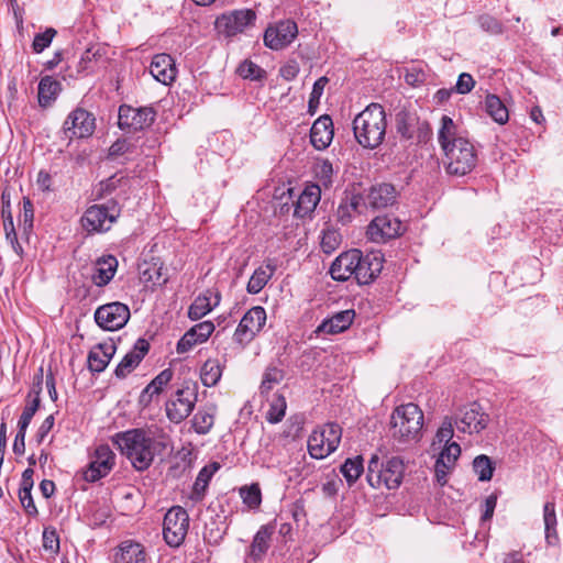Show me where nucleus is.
I'll return each instance as SVG.
<instances>
[{
	"label": "nucleus",
	"mask_w": 563,
	"mask_h": 563,
	"mask_svg": "<svg viewBox=\"0 0 563 563\" xmlns=\"http://www.w3.org/2000/svg\"><path fill=\"white\" fill-rule=\"evenodd\" d=\"M60 91V84L51 76H45L38 84V103L41 107H47L54 101Z\"/></svg>",
	"instance_id": "obj_36"
},
{
	"label": "nucleus",
	"mask_w": 563,
	"mask_h": 563,
	"mask_svg": "<svg viewBox=\"0 0 563 563\" xmlns=\"http://www.w3.org/2000/svg\"><path fill=\"white\" fill-rule=\"evenodd\" d=\"M456 427L464 433H479L489 423V415L486 413L479 404L472 402L461 410V416L455 421Z\"/></svg>",
	"instance_id": "obj_16"
},
{
	"label": "nucleus",
	"mask_w": 563,
	"mask_h": 563,
	"mask_svg": "<svg viewBox=\"0 0 563 563\" xmlns=\"http://www.w3.org/2000/svg\"><path fill=\"white\" fill-rule=\"evenodd\" d=\"M114 563H145L143 547L132 541L121 543L114 554Z\"/></svg>",
	"instance_id": "obj_33"
},
{
	"label": "nucleus",
	"mask_w": 563,
	"mask_h": 563,
	"mask_svg": "<svg viewBox=\"0 0 563 563\" xmlns=\"http://www.w3.org/2000/svg\"><path fill=\"white\" fill-rule=\"evenodd\" d=\"M366 210V203L363 195L350 194L341 201L336 210L338 221L342 224L351 222L354 213H363Z\"/></svg>",
	"instance_id": "obj_29"
},
{
	"label": "nucleus",
	"mask_w": 563,
	"mask_h": 563,
	"mask_svg": "<svg viewBox=\"0 0 563 563\" xmlns=\"http://www.w3.org/2000/svg\"><path fill=\"white\" fill-rule=\"evenodd\" d=\"M173 372L167 368L162 371L142 391L141 401L150 402L153 396L158 395L163 388L172 380Z\"/></svg>",
	"instance_id": "obj_38"
},
{
	"label": "nucleus",
	"mask_w": 563,
	"mask_h": 563,
	"mask_svg": "<svg viewBox=\"0 0 563 563\" xmlns=\"http://www.w3.org/2000/svg\"><path fill=\"white\" fill-rule=\"evenodd\" d=\"M115 464V454L108 444H100L96 448L88 467L84 471L82 476L89 483L107 476Z\"/></svg>",
	"instance_id": "obj_13"
},
{
	"label": "nucleus",
	"mask_w": 563,
	"mask_h": 563,
	"mask_svg": "<svg viewBox=\"0 0 563 563\" xmlns=\"http://www.w3.org/2000/svg\"><path fill=\"white\" fill-rule=\"evenodd\" d=\"M355 318V312L352 309L335 312L329 319L322 321L317 328V332L327 334L341 333L350 328Z\"/></svg>",
	"instance_id": "obj_30"
},
{
	"label": "nucleus",
	"mask_w": 563,
	"mask_h": 563,
	"mask_svg": "<svg viewBox=\"0 0 563 563\" xmlns=\"http://www.w3.org/2000/svg\"><path fill=\"white\" fill-rule=\"evenodd\" d=\"M189 529V515L185 508L173 506L167 510L163 521V536L166 543L178 548L185 541Z\"/></svg>",
	"instance_id": "obj_9"
},
{
	"label": "nucleus",
	"mask_w": 563,
	"mask_h": 563,
	"mask_svg": "<svg viewBox=\"0 0 563 563\" xmlns=\"http://www.w3.org/2000/svg\"><path fill=\"white\" fill-rule=\"evenodd\" d=\"M213 422V415L206 410H198L191 419L192 428L198 434H207L211 430Z\"/></svg>",
	"instance_id": "obj_47"
},
{
	"label": "nucleus",
	"mask_w": 563,
	"mask_h": 563,
	"mask_svg": "<svg viewBox=\"0 0 563 563\" xmlns=\"http://www.w3.org/2000/svg\"><path fill=\"white\" fill-rule=\"evenodd\" d=\"M131 145L126 140L115 141L109 148V155L117 157L130 152Z\"/></svg>",
	"instance_id": "obj_59"
},
{
	"label": "nucleus",
	"mask_w": 563,
	"mask_h": 563,
	"mask_svg": "<svg viewBox=\"0 0 563 563\" xmlns=\"http://www.w3.org/2000/svg\"><path fill=\"white\" fill-rule=\"evenodd\" d=\"M341 244V234L334 229H324L321 236V249L324 253H333Z\"/></svg>",
	"instance_id": "obj_50"
},
{
	"label": "nucleus",
	"mask_w": 563,
	"mask_h": 563,
	"mask_svg": "<svg viewBox=\"0 0 563 563\" xmlns=\"http://www.w3.org/2000/svg\"><path fill=\"white\" fill-rule=\"evenodd\" d=\"M397 132L401 135V137L406 140H410L413 137V122H407L404 119H400L397 122Z\"/></svg>",
	"instance_id": "obj_62"
},
{
	"label": "nucleus",
	"mask_w": 563,
	"mask_h": 563,
	"mask_svg": "<svg viewBox=\"0 0 563 563\" xmlns=\"http://www.w3.org/2000/svg\"><path fill=\"white\" fill-rule=\"evenodd\" d=\"M486 113L497 123L505 124L509 119L508 109L496 95H487L485 98Z\"/></svg>",
	"instance_id": "obj_39"
},
{
	"label": "nucleus",
	"mask_w": 563,
	"mask_h": 563,
	"mask_svg": "<svg viewBox=\"0 0 563 563\" xmlns=\"http://www.w3.org/2000/svg\"><path fill=\"white\" fill-rule=\"evenodd\" d=\"M360 263V251L351 250L340 254L330 267V275L333 279L344 282L351 276L355 277V268Z\"/></svg>",
	"instance_id": "obj_21"
},
{
	"label": "nucleus",
	"mask_w": 563,
	"mask_h": 563,
	"mask_svg": "<svg viewBox=\"0 0 563 563\" xmlns=\"http://www.w3.org/2000/svg\"><path fill=\"white\" fill-rule=\"evenodd\" d=\"M255 20L256 14L253 10L241 9L222 14L216 23L227 35L232 36L253 25Z\"/></svg>",
	"instance_id": "obj_18"
},
{
	"label": "nucleus",
	"mask_w": 563,
	"mask_h": 563,
	"mask_svg": "<svg viewBox=\"0 0 563 563\" xmlns=\"http://www.w3.org/2000/svg\"><path fill=\"white\" fill-rule=\"evenodd\" d=\"M298 27L291 20L279 21L269 25L264 33V44L271 49H283L297 36Z\"/></svg>",
	"instance_id": "obj_14"
},
{
	"label": "nucleus",
	"mask_w": 563,
	"mask_h": 563,
	"mask_svg": "<svg viewBox=\"0 0 563 563\" xmlns=\"http://www.w3.org/2000/svg\"><path fill=\"white\" fill-rule=\"evenodd\" d=\"M497 504V497L495 495H490L485 499V509L482 515V520H488L493 517L495 508Z\"/></svg>",
	"instance_id": "obj_64"
},
{
	"label": "nucleus",
	"mask_w": 563,
	"mask_h": 563,
	"mask_svg": "<svg viewBox=\"0 0 563 563\" xmlns=\"http://www.w3.org/2000/svg\"><path fill=\"white\" fill-rule=\"evenodd\" d=\"M423 427V412L412 402L398 406L390 417L389 433L399 445H409L420 440Z\"/></svg>",
	"instance_id": "obj_4"
},
{
	"label": "nucleus",
	"mask_w": 563,
	"mask_h": 563,
	"mask_svg": "<svg viewBox=\"0 0 563 563\" xmlns=\"http://www.w3.org/2000/svg\"><path fill=\"white\" fill-rule=\"evenodd\" d=\"M405 473V465L400 457L394 456L385 464H379V457L373 455L368 462L367 482L374 488L385 486L396 489L400 486Z\"/></svg>",
	"instance_id": "obj_5"
},
{
	"label": "nucleus",
	"mask_w": 563,
	"mask_h": 563,
	"mask_svg": "<svg viewBox=\"0 0 563 563\" xmlns=\"http://www.w3.org/2000/svg\"><path fill=\"white\" fill-rule=\"evenodd\" d=\"M156 112L151 107L134 108L122 104L119 108L118 124L122 130L141 131L153 124Z\"/></svg>",
	"instance_id": "obj_12"
},
{
	"label": "nucleus",
	"mask_w": 563,
	"mask_h": 563,
	"mask_svg": "<svg viewBox=\"0 0 563 563\" xmlns=\"http://www.w3.org/2000/svg\"><path fill=\"white\" fill-rule=\"evenodd\" d=\"M54 416L53 415H49L48 417H46V419L42 422V424L40 426L38 430H37V433H36V437H37V441L38 443L43 442L44 439L46 438V435L48 434V432L52 430L53 426H54Z\"/></svg>",
	"instance_id": "obj_61"
},
{
	"label": "nucleus",
	"mask_w": 563,
	"mask_h": 563,
	"mask_svg": "<svg viewBox=\"0 0 563 563\" xmlns=\"http://www.w3.org/2000/svg\"><path fill=\"white\" fill-rule=\"evenodd\" d=\"M119 205L111 200L103 205L90 206L81 217V227L88 233H100L110 230L120 217Z\"/></svg>",
	"instance_id": "obj_6"
},
{
	"label": "nucleus",
	"mask_w": 563,
	"mask_h": 563,
	"mask_svg": "<svg viewBox=\"0 0 563 563\" xmlns=\"http://www.w3.org/2000/svg\"><path fill=\"white\" fill-rule=\"evenodd\" d=\"M34 210L33 205L29 198L23 199V222L24 229L32 228L33 225Z\"/></svg>",
	"instance_id": "obj_60"
},
{
	"label": "nucleus",
	"mask_w": 563,
	"mask_h": 563,
	"mask_svg": "<svg viewBox=\"0 0 563 563\" xmlns=\"http://www.w3.org/2000/svg\"><path fill=\"white\" fill-rule=\"evenodd\" d=\"M287 404L286 399L282 395H277L271 402L267 411V420L271 423H277L285 417Z\"/></svg>",
	"instance_id": "obj_49"
},
{
	"label": "nucleus",
	"mask_w": 563,
	"mask_h": 563,
	"mask_svg": "<svg viewBox=\"0 0 563 563\" xmlns=\"http://www.w3.org/2000/svg\"><path fill=\"white\" fill-rule=\"evenodd\" d=\"M383 255L380 252H371L362 255L360 252V263L355 268V279L361 285L372 283L383 269Z\"/></svg>",
	"instance_id": "obj_20"
},
{
	"label": "nucleus",
	"mask_w": 563,
	"mask_h": 563,
	"mask_svg": "<svg viewBox=\"0 0 563 563\" xmlns=\"http://www.w3.org/2000/svg\"><path fill=\"white\" fill-rule=\"evenodd\" d=\"M461 446L456 442L443 445L434 465V475L439 485L444 486L448 483V475L454 468Z\"/></svg>",
	"instance_id": "obj_19"
},
{
	"label": "nucleus",
	"mask_w": 563,
	"mask_h": 563,
	"mask_svg": "<svg viewBox=\"0 0 563 563\" xmlns=\"http://www.w3.org/2000/svg\"><path fill=\"white\" fill-rule=\"evenodd\" d=\"M473 470L481 482L490 481L495 471V465L487 455H478L473 461Z\"/></svg>",
	"instance_id": "obj_44"
},
{
	"label": "nucleus",
	"mask_w": 563,
	"mask_h": 563,
	"mask_svg": "<svg viewBox=\"0 0 563 563\" xmlns=\"http://www.w3.org/2000/svg\"><path fill=\"white\" fill-rule=\"evenodd\" d=\"M117 267L118 261L114 256L109 255L99 260L92 275L95 285L99 287L107 285L113 278Z\"/></svg>",
	"instance_id": "obj_34"
},
{
	"label": "nucleus",
	"mask_w": 563,
	"mask_h": 563,
	"mask_svg": "<svg viewBox=\"0 0 563 563\" xmlns=\"http://www.w3.org/2000/svg\"><path fill=\"white\" fill-rule=\"evenodd\" d=\"M40 393H41L40 387L37 389H32L29 393V396H27L29 401H27L26 406L24 407L22 415L18 422V427L20 429H27V427L30 426L32 418L35 415V412L37 411L40 404H41Z\"/></svg>",
	"instance_id": "obj_41"
},
{
	"label": "nucleus",
	"mask_w": 563,
	"mask_h": 563,
	"mask_svg": "<svg viewBox=\"0 0 563 563\" xmlns=\"http://www.w3.org/2000/svg\"><path fill=\"white\" fill-rule=\"evenodd\" d=\"M363 471V459L361 456L347 459L341 466V473L350 486L360 478Z\"/></svg>",
	"instance_id": "obj_43"
},
{
	"label": "nucleus",
	"mask_w": 563,
	"mask_h": 563,
	"mask_svg": "<svg viewBox=\"0 0 563 563\" xmlns=\"http://www.w3.org/2000/svg\"><path fill=\"white\" fill-rule=\"evenodd\" d=\"M150 73L155 80L163 85H170L177 74L175 60L168 54H156L150 65Z\"/></svg>",
	"instance_id": "obj_23"
},
{
	"label": "nucleus",
	"mask_w": 563,
	"mask_h": 563,
	"mask_svg": "<svg viewBox=\"0 0 563 563\" xmlns=\"http://www.w3.org/2000/svg\"><path fill=\"white\" fill-rule=\"evenodd\" d=\"M33 487H20L19 488V498L21 501L22 507L30 516H36L37 515V508L34 504V500L31 495V490Z\"/></svg>",
	"instance_id": "obj_55"
},
{
	"label": "nucleus",
	"mask_w": 563,
	"mask_h": 563,
	"mask_svg": "<svg viewBox=\"0 0 563 563\" xmlns=\"http://www.w3.org/2000/svg\"><path fill=\"white\" fill-rule=\"evenodd\" d=\"M273 529L268 526H262L254 536L251 544L250 555L257 560L261 559L269 548Z\"/></svg>",
	"instance_id": "obj_37"
},
{
	"label": "nucleus",
	"mask_w": 563,
	"mask_h": 563,
	"mask_svg": "<svg viewBox=\"0 0 563 563\" xmlns=\"http://www.w3.org/2000/svg\"><path fill=\"white\" fill-rule=\"evenodd\" d=\"M401 230V222L397 218L386 214L373 219L367 227L366 234L375 243H385L398 236Z\"/></svg>",
	"instance_id": "obj_17"
},
{
	"label": "nucleus",
	"mask_w": 563,
	"mask_h": 563,
	"mask_svg": "<svg viewBox=\"0 0 563 563\" xmlns=\"http://www.w3.org/2000/svg\"><path fill=\"white\" fill-rule=\"evenodd\" d=\"M543 521L545 530V542L550 547L559 544V536L556 532V514L554 503L548 501L543 507Z\"/></svg>",
	"instance_id": "obj_35"
},
{
	"label": "nucleus",
	"mask_w": 563,
	"mask_h": 563,
	"mask_svg": "<svg viewBox=\"0 0 563 563\" xmlns=\"http://www.w3.org/2000/svg\"><path fill=\"white\" fill-rule=\"evenodd\" d=\"M213 331L214 325L210 321H203L194 325L178 341L176 346L177 353H186L195 345L206 342Z\"/></svg>",
	"instance_id": "obj_22"
},
{
	"label": "nucleus",
	"mask_w": 563,
	"mask_h": 563,
	"mask_svg": "<svg viewBox=\"0 0 563 563\" xmlns=\"http://www.w3.org/2000/svg\"><path fill=\"white\" fill-rule=\"evenodd\" d=\"M342 437V430L336 423H328L314 430L308 439V451L311 457L321 460L336 450Z\"/></svg>",
	"instance_id": "obj_7"
},
{
	"label": "nucleus",
	"mask_w": 563,
	"mask_h": 563,
	"mask_svg": "<svg viewBox=\"0 0 563 563\" xmlns=\"http://www.w3.org/2000/svg\"><path fill=\"white\" fill-rule=\"evenodd\" d=\"M150 344L144 339H139L133 349L128 352L115 367L114 374L118 378H124L130 374L144 358L148 352Z\"/></svg>",
	"instance_id": "obj_24"
},
{
	"label": "nucleus",
	"mask_w": 563,
	"mask_h": 563,
	"mask_svg": "<svg viewBox=\"0 0 563 563\" xmlns=\"http://www.w3.org/2000/svg\"><path fill=\"white\" fill-rule=\"evenodd\" d=\"M454 434L453 429V421L450 417H445L440 426V428L437 431L435 434V441L433 442V445L435 444H450L451 440Z\"/></svg>",
	"instance_id": "obj_52"
},
{
	"label": "nucleus",
	"mask_w": 563,
	"mask_h": 563,
	"mask_svg": "<svg viewBox=\"0 0 563 563\" xmlns=\"http://www.w3.org/2000/svg\"><path fill=\"white\" fill-rule=\"evenodd\" d=\"M276 271V264L273 260L265 261L264 265L260 266L252 274L246 290L249 294H258L269 282Z\"/></svg>",
	"instance_id": "obj_31"
},
{
	"label": "nucleus",
	"mask_w": 563,
	"mask_h": 563,
	"mask_svg": "<svg viewBox=\"0 0 563 563\" xmlns=\"http://www.w3.org/2000/svg\"><path fill=\"white\" fill-rule=\"evenodd\" d=\"M43 547L53 553L59 550V538L55 529H44L43 531Z\"/></svg>",
	"instance_id": "obj_56"
},
{
	"label": "nucleus",
	"mask_w": 563,
	"mask_h": 563,
	"mask_svg": "<svg viewBox=\"0 0 563 563\" xmlns=\"http://www.w3.org/2000/svg\"><path fill=\"white\" fill-rule=\"evenodd\" d=\"M240 495L243 503L251 509L257 508L262 503V493L258 484L242 487L240 489Z\"/></svg>",
	"instance_id": "obj_48"
},
{
	"label": "nucleus",
	"mask_w": 563,
	"mask_h": 563,
	"mask_svg": "<svg viewBox=\"0 0 563 563\" xmlns=\"http://www.w3.org/2000/svg\"><path fill=\"white\" fill-rule=\"evenodd\" d=\"M25 434H26V429L19 428L18 433L14 439V442H13V452L18 455H22L24 453Z\"/></svg>",
	"instance_id": "obj_63"
},
{
	"label": "nucleus",
	"mask_w": 563,
	"mask_h": 563,
	"mask_svg": "<svg viewBox=\"0 0 563 563\" xmlns=\"http://www.w3.org/2000/svg\"><path fill=\"white\" fill-rule=\"evenodd\" d=\"M479 26L492 34H499L503 31L501 23L488 14L481 15L478 18Z\"/></svg>",
	"instance_id": "obj_57"
},
{
	"label": "nucleus",
	"mask_w": 563,
	"mask_h": 563,
	"mask_svg": "<svg viewBox=\"0 0 563 563\" xmlns=\"http://www.w3.org/2000/svg\"><path fill=\"white\" fill-rule=\"evenodd\" d=\"M368 207L373 209L386 208L396 200V189L390 184H377L371 187L366 196H363Z\"/></svg>",
	"instance_id": "obj_26"
},
{
	"label": "nucleus",
	"mask_w": 563,
	"mask_h": 563,
	"mask_svg": "<svg viewBox=\"0 0 563 563\" xmlns=\"http://www.w3.org/2000/svg\"><path fill=\"white\" fill-rule=\"evenodd\" d=\"M222 376V367L218 360H207L200 369V379L203 386H216Z\"/></svg>",
	"instance_id": "obj_40"
},
{
	"label": "nucleus",
	"mask_w": 563,
	"mask_h": 563,
	"mask_svg": "<svg viewBox=\"0 0 563 563\" xmlns=\"http://www.w3.org/2000/svg\"><path fill=\"white\" fill-rule=\"evenodd\" d=\"M219 467L220 466L218 463H211L200 470L192 487L195 495L200 498L205 494L211 477L219 470Z\"/></svg>",
	"instance_id": "obj_42"
},
{
	"label": "nucleus",
	"mask_w": 563,
	"mask_h": 563,
	"mask_svg": "<svg viewBox=\"0 0 563 563\" xmlns=\"http://www.w3.org/2000/svg\"><path fill=\"white\" fill-rule=\"evenodd\" d=\"M285 377V373L283 368H279L275 365H269L263 375V379L261 383V393H268L274 388L275 385H278L282 383V380Z\"/></svg>",
	"instance_id": "obj_45"
},
{
	"label": "nucleus",
	"mask_w": 563,
	"mask_h": 563,
	"mask_svg": "<svg viewBox=\"0 0 563 563\" xmlns=\"http://www.w3.org/2000/svg\"><path fill=\"white\" fill-rule=\"evenodd\" d=\"M314 175L325 187L331 185L333 176L332 163L328 159L318 161L314 165Z\"/></svg>",
	"instance_id": "obj_53"
},
{
	"label": "nucleus",
	"mask_w": 563,
	"mask_h": 563,
	"mask_svg": "<svg viewBox=\"0 0 563 563\" xmlns=\"http://www.w3.org/2000/svg\"><path fill=\"white\" fill-rule=\"evenodd\" d=\"M475 86L473 76L468 73H462L455 84L454 90L457 93L465 95L472 91Z\"/></svg>",
	"instance_id": "obj_58"
},
{
	"label": "nucleus",
	"mask_w": 563,
	"mask_h": 563,
	"mask_svg": "<svg viewBox=\"0 0 563 563\" xmlns=\"http://www.w3.org/2000/svg\"><path fill=\"white\" fill-rule=\"evenodd\" d=\"M129 319V307L119 301L102 305L95 312L96 323L107 331H115L123 328Z\"/></svg>",
	"instance_id": "obj_11"
},
{
	"label": "nucleus",
	"mask_w": 563,
	"mask_h": 563,
	"mask_svg": "<svg viewBox=\"0 0 563 563\" xmlns=\"http://www.w3.org/2000/svg\"><path fill=\"white\" fill-rule=\"evenodd\" d=\"M63 131L69 140L88 137L95 131V118L88 111L77 108L68 114Z\"/></svg>",
	"instance_id": "obj_15"
},
{
	"label": "nucleus",
	"mask_w": 563,
	"mask_h": 563,
	"mask_svg": "<svg viewBox=\"0 0 563 563\" xmlns=\"http://www.w3.org/2000/svg\"><path fill=\"white\" fill-rule=\"evenodd\" d=\"M333 140V123L329 115L318 118L310 130V142L312 146L322 151L325 150Z\"/></svg>",
	"instance_id": "obj_25"
},
{
	"label": "nucleus",
	"mask_w": 563,
	"mask_h": 563,
	"mask_svg": "<svg viewBox=\"0 0 563 563\" xmlns=\"http://www.w3.org/2000/svg\"><path fill=\"white\" fill-rule=\"evenodd\" d=\"M238 74L244 79L258 80L265 76V70L251 60H244L239 65Z\"/></svg>",
	"instance_id": "obj_51"
},
{
	"label": "nucleus",
	"mask_w": 563,
	"mask_h": 563,
	"mask_svg": "<svg viewBox=\"0 0 563 563\" xmlns=\"http://www.w3.org/2000/svg\"><path fill=\"white\" fill-rule=\"evenodd\" d=\"M114 442L137 471L147 470L154 457L163 454L170 446L169 435L159 429L128 430L118 433Z\"/></svg>",
	"instance_id": "obj_1"
},
{
	"label": "nucleus",
	"mask_w": 563,
	"mask_h": 563,
	"mask_svg": "<svg viewBox=\"0 0 563 563\" xmlns=\"http://www.w3.org/2000/svg\"><path fill=\"white\" fill-rule=\"evenodd\" d=\"M220 295L208 290L203 295L198 296L188 309V317L191 320H199L209 313L214 306L219 303Z\"/></svg>",
	"instance_id": "obj_32"
},
{
	"label": "nucleus",
	"mask_w": 563,
	"mask_h": 563,
	"mask_svg": "<svg viewBox=\"0 0 563 563\" xmlns=\"http://www.w3.org/2000/svg\"><path fill=\"white\" fill-rule=\"evenodd\" d=\"M102 57L100 53V48L96 46H91L87 48L78 63V73H92L95 70L96 65Z\"/></svg>",
	"instance_id": "obj_46"
},
{
	"label": "nucleus",
	"mask_w": 563,
	"mask_h": 563,
	"mask_svg": "<svg viewBox=\"0 0 563 563\" xmlns=\"http://www.w3.org/2000/svg\"><path fill=\"white\" fill-rule=\"evenodd\" d=\"M55 35H56V30H54L52 27L46 29L43 33L36 34L33 40V44H32L33 51L35 53L43 52L45 48H47L51 45Z\"/></svg>",
	"instance_id": "obj_54"
},
{
	"label": "nucleus",
	"mask_w": 563,
	"mask_h": 563,
	"mask_svg": "<svg viewBox=\"0 0 563 563\" xmlns=\"http://www.w3.org/2000/svg\"><path fill=\"white\" fill-rule=\"evenodd\" d=\"M113 342H104L95 345L88 354V367L91 372L101 373L106 369L115 353Z\"/></svg>",
	"instance_id": "obj_28"
},
{
	"label": "nucleus",
	"mask_w": 563,
	"mask_h": 563,
	"mask_svg": "<svg viewBox=\"0 0 563 563\" xmlns=\"http://www.w3.org/2000/svg\"><path fill=\"white\" fill-rule=\"evenodd\" d=\"M197 397V385L186 383L166 402L167 418L174 423L184 421L192 412Z\"/></svg>",
	"instance_id": "obj_8"
},
{
	"label": "nucleus",
	"mask_w": 563,
	"mask_h": 563,
	"mask_svg": "<svg viewBox=\"0 0 563 563\" xmlns=\"http://www.w3.org/2000/svg\"><path fill=\"white\" fill-rule=\"evenodd\" d=\"M438 142L444 153V164L450 175L464 176L477 164L474 144L457 132L454 121L443 115L438 131Z\"/></svg>",
	"instance_id": "obj_2"
},
{
	"label": "nucleus",
	"mask_w": 563,
	"mask_h": 563,
	"mask_svg": "<svg viewBox=\"0 0 563 563\" xmlns=\"http://www.w3.org/2000/svg\"><path fill=\"white\" fill-rule=\"evenodd\" d=\"M321 197V189L318 185L307 186L294 203V216L305 218L318 206Z\"/></svg>",
	"instance_id": "obj_27"
},
{
	"label": "nucleus",
	"mask_w": 563,
	"mask_h": 563,
	"mask_svg": "<svg viewBox=\"0 0 563 563\" xmlns=\"http://www.w3.org/2000/svg\"><path fill=\"white\" fill-rule=\"evenodd\" d=\"M386 112L378 103H371L353 121V132L357 143L364 148H377L386 134Z\"/></svg>",
	"instance_id": "obj_3"
},
{
	"label": "nucleus",
	"mask_w": 563,
	"mask_h": 563,
	"mask_svg": "<svg viewBox=\"0 0 563 563\" xmlns=\"http://www.w3.org/2000/svg\"><path fill=\"white\" fill-rule=\"evenodd\" d=\"M266 323V311L261 306L249 309L241 319L233 339L240 345L245 346L262 331Z\"/></svg>",
	"instance_id": "obj_10"
}]
</instances>
